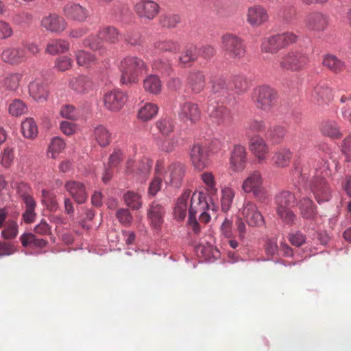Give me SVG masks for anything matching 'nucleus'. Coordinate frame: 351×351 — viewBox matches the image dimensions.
Here are the masks:
<instances>
[{
    "label": "nucleus",
    "instance_id": "nucleus-29",
    "mask_svg": "<svg viewBox=\"0 0 351 351\" xmlns=\"http://www.w3.org/2000/svg\"><path fill=\"white\" fill-rule=\"evenodd\" d=\"M191 192L185 191L178 197L174 208V217L178 221H182L186 215L187 210V204L190 199Z\"/></svg>",
    "mask_w": 351,
    "mask_h": 351
},
{
    "label": "nucleus",
    "instance_id": "nucleus-37",
    "mask_svg": "<svg viewBox=\"0 0 351 351\" xmlns=\"http://www.w3.org/2000/svg\"><path fill=\"white\" fill-rule=\"evenodd\" d=\"M30 96L37 102H43L47 100L48 92L46 88L37 82H32L29 85Z\"/></svg>",
    "mask_w": 351,
    "mask_h": 351
},
{
    "label": "nucleus",
    "instance_id": "nucleus-49",
    "mask_svg": "<svg viewBox=\"0 0 351 351\" xmlns=\"http://www.w3.org/2000/svg\"><path fill=\"white\" fill-rule=\"evenodd\" d=\"M244 128L247 134L261 133L265 130L266 124L263 120L251 119L246 122Z\"/></svg>",
    "mask_w": 351,
    "mask_h": 351
},
{
    "label": "nucleus",
    "instance_id": "nucleus-62",
    "mask_svg": "<svg viewBox=\"0 0 351 351\" xmlns=\"http://www.w3.org/2000/svg\"><path fill=\"white\" fill-rule=\"evenodd\" d=\"M60 115L62 118L70 120H77L79 117V114L76 108L70 104H65L61 107Z\"/></svg>",
    "mask_w": 351,
    "mask_h": 351
},
{
    "label": "nucleus",
    "instance_id": "nucleus-19",
    "mask_svg": "<svg viewBox=\"0 0 351 351\" xmlns=\"http://www.w3.org/2000/svg\"><path fill=\"white\" fill-rule=\"evenodd\" d=\"M64 187L77 204H82L86 202L88 193L84 184L77 181H68Z\"/></svg>",
    "mask_w": 351,
    "mask_h": 351
},
{
    "label": "nucleus",
    "instance_id": "nucleus-18",
    "mask_svg": "<svg viewBox=\"0 0 351 351\" xmlns=\"http://www.w3.org/2000/svg\"><path fill=\"white\" fill-rule=\"evenodd\" d=\"M190 157L193 167L199 171L208 165L207 153L199 143L193 145L191 148Z\"/></svg>",
    "mask_w": 351,
    "mask_h": 351
},
{
    "label": "nucleus",
    "instance_id": "nucleus-12",
    "mask_svg": "<svg viewBox=\"0 0 351 351\" xmlns=\"http://www.w3.org/2000/svg\"><path fill=\"white\" fill-rule=\"evenodd\" d=\"M186 171V165L179 161L172 162L166 171L165 181L175 187L182 185Z\"/></svg>",
    "mask_w": 351,
    "mask_h": 351
},
{
    "label": "nucleus",
    "instance_id": "nucleus-31",
    "mask_svg": "<svg viewBox=\"0 0 351 351\" xmlns=\"http://www.w3.org/2000/svg\"><path fill=\"white\" fill-rule=\"evenodd\" d=\"M69 85L76 93H84L90 88L92 82L88 77L82 75L71 78Z\"/></svg>",
    "mask_w": 351,
    "mask_h": 351
},
{
    "label": "nucleus",
    "instance_id": "nucleus-3",
    "mask_svg": "<svg viewBox=\"0 0 351 351\" xmlns=\"http://www.w3.org/2000/svg\"><path fill=\"white\" fill-rule=\"evenodd\" d=\"M298 36L291 32L273 35L264 38L261 49L264 53L275 54L280 49L297 42Z\"/></svg>",
    "mask_w": 351,
    "mask_h": 351
},
{
    "label": "nucleus",
    "instance_id": "nucleus-25",
    "mask_svg": "<svg viewBox=\"0 0 351 351\" xmlns=\"http://www.w3.org/2000/svg\"><path fill=\"white\" fill-rule=\"evenodd\" d=\"M267 19V13L261 6L256 5L248 9L247 21L252 26H259Z\"/></svg>",
    "mask_w": 351,
    "mask_h": 351
},
{
    "label": "nucleus",
    "instance_id": "nucleus-5",
    "mask_svg": "<svg viewBox=\"0 0 351 351\" xmlns=\"http://www.w3.org/2000/svg\"><path fill=\"white\" fill-rule=\"evenodd\" d=\"M252 99L257 109L269 112L274 106L276 92L269 86H258L253 90Z\"/></svg>",
    "mask_w": 351,
    "mask_h": 351
},
{
    "label": "nucleus",
    "instance_id": "nucleus-7",
    "mask_svg": "<svg viewBox=\"0 0 351 351\" xmlns=\"http://www.w3.org/2000/svg\"><path fill=\"white\" fill-rule=\"evenodd\" d=\"M242 189L245 193H252L257 198H265L263 178L258 170L250 171L242 184Z\"/></svg>",
    "mask_w": 351,
    "mask_h": 351
},
{
    "label": "nucleus",
    "instance_id": "nucleus-34",
    "mask_svg": "<svg viewBox=\"0 0 351 351\" xmlns=\"http://www.w3.org/2000/svg\"><path fill=\"white\" fill-rule=\"evenodd\" d=\"M300 214L304 219H313L317 215L316 207L309 197H304L299 202Z\"/></svg>",
    "mask_w": 351,
    "mask_h": 351
},
{
    "label": "nucleus",
    "instance_id": "nucleus-26",
    "mask_svg": "<svg viewBox=\"0 0 351 351\" xmlns=\"http://www.w3.org/2000/svg\"><path fill=\"white\" fill-rule=\"evenodd\" d=\"M312 97L319 105L327 104L332 98V89L326 83L319 82L315 86Z\"/></svg>",
    "mask_w": 351,
    "mask_h": 351
},
{
    "label": "nucleus",
    "instance_id": "nucleus-21",
    "mask_svg": "<svg viewBox=\"0 0 351 351\" xmlns=\"http://www.w3.org/2000/svg\"><path fill=\"white\" fill-rule=\"evenodd\" d=\"M178 116L182 119L195 123L201 118V111L197 104L192 102H185L180 106Z\"/></svg>",
    "mask_w": 351,
    "mask_h": 351
},
{
    "label": "nucleus",
    "instance_id": "nucleus-2",
    "mask_svg": "<svg viewBox=\"0 0 351 351\" xmlns=\"http://www.w3.org/2000/svg\"><path fill=\"white\" fill-rule=\"evenodd\" d=\"M310 62L307 53L299 50H289L281 54L278 64L285 71L300 72L304 70Z\"/></svg>",
    "mask_w": 351,
    "mask_h": 351
},
{
    "label": "nucleus",
    "instance_id": "nucleus-52",
    "mask_svg": "<svg viewBox=\"0 0 351 351\" xmlns=\"http://www.w3.org/2000/svg\"><path fill=\"white\" fill-rule=\"evenodd\" d=\"M77 63L80 66H88L95 62V56L90 52L84 50H78L75 52Z\"/></svg>",
    "mask_w": 351,
    "mask_h": 351
},
{
    "label": "nucleus",
    "instance_id": "nucleus-64",
    "mask_svg": "<svg viewBox=\"0 0 351 351\" xmlns=\"http://www.w3.org/2000/svg\"><path fill=\"white\" fill-rule=\"evenodd\" d=\"M116 216L119 222L127 227L130 226L133 219L130 211L127 208L119 209L116 213Z\"/></svg>",
    "mask_w": 351,
    "mask_h": 351
},
{
    "label": "nucleus",
    "instance_id": "nucleus-11",
    "mask_svg": "<svg viewBox=\"0 0 351 351\" xmlns=\"http://www.w3.org/2000/svg\"><path fill=\"white\" fill-rule=\"evenodd\" d=\"M246 148L241 144H235L230 152V167L234 172H241L247 164Z\"/></svg>",
    "mask_w": 351,
    "mask_h": 351
},
{
    "label": "nucleus",
    "instance_id": "nucleus-41",
    "mask_svg": "<svg viewBox=\"0 0 351 351\" xmlns=\"http://www.w3.org/2000/svg\"><path fill=\"white\" fill-rule=\"evenodd\" d=\"M229 88V83L227 84L225 78L223 77H217L213 81L212 91L214 94L228 97L231 95Z\"/></svg>",
    "mask_w": 351,
    "mask_h": 351
},
{
    "label": "nucleus",
    "instance_id": "nucleus-22",
    "mask_svg": "<svg viewBox=\"0 0 351 351\" xmlns=\"http://www.w3.org/2000/svg\"><path fill=\"white\" fill-rule=\"evenodd\" d=\"M41 25L47 30L52 32H62L66 25L65 20L55 14H50L41 21Z\"/></svg>",
    "mask_w": 351,
    "mask_h": 351
},
{
    "label": "nucleus",
    "instance_id": "nucleus-36",
    "mask_svg": "<svg viewBox=\"0 0 351 351\" xmlns=\"http://www.w3.org/2000/svg\"><path fill=\"white\" fill-rule=\"evenodd\" d=\"M230 93L231 95L235 93L238 95L244 93L248 87L247 82L243 75H234L229 82Z\"/></svg>",
    "mask_w": 351,
    "mask_h": 351
},
{
    "label": "nucleus",
    "instance_id": "nucleus-57",
    "mask_svg": "<svg viewBox=\"0 0 351 351\" xmlns=\"http://www.w3.org/2000/svg\"><path fill=\"white\" fill-rule=\"evenodd\" d=\"M65 146L66 144L62 138L58 136L53 138L49 145L51 158H56L57 155L65 148Z\"/></svg>",
    "mask_w": 351,
    "mask_h": 351
},
{
    "label": "nucleus",
    "instance_id": "nucleus-16",
    "mask_svg": "<svg viewBox=\"0 0 351 351\" xmlns=\"http://www.w3.org/2000/svg\"><path fill=\"white\" fill-rule=\"evenodd\" d=\"M134 10L140 18L152 20L159 12V5L152 0H142L135 5Z\"/></svg>",
    "mask_w": 351,
    "mask_h": 351
},
{
    "label": "nucleus",
    "instance_id": "nucleus-54",
    "mask_svg": "<svg viewBox=\"0 0 351 351\" xmlns=\"http://www.w3.org/2000/svg\"><path fill=\"white\" fill-rule=\"evenodd\" d=\"M201 178L206 185V189L210 195H214L217 192L215 177L211 172H205L201 175Z\"/></svg>",
    "mask_w": 351,
    "mask_h": 351
},
{
    "label": "nucleus",
    "instance_id": "nucleus-51",
    "mask_svg": "<svg viewBox=\"0 0 351 351\" xmlns=\"http://www.w3.org/2000/svg\"><path fill=\"white\" fill-rule=\"evenodd\" d=\"M180 21V16L175 14H162L159 19L160 25L168 29L175 28Z\"/></svg>",
    "mask_w": 351,
    "mask_h": 351
},
{
    "label": "nucleus",
    "instance_id": "nucleus-4",
    "mask_svg": "<svg viewBox=\"0 0 351 351\" xmlns=\"http://www.w3.org/2000/svg\"><path fill=\"white\" fill-rule=\"evenodd\" d=\"M221 48L226 56L234 60L242 59L246 53L243 39L232 33L221 36Z\"/></svg>",
    "mask_w": 351,
    "mask_h": 351
},
{
    "label": "nucleus",
    "instance_id": "nucleus-40",
    "mask_svg": "<svg viewBox=\"0 0 351 351\" xmlns=\"http://www.w3.org/2000/svg\"><path fill=\"white\" fill-rule=\"evenodd\" d=\"M152 165V162L149 158H142L136 163L134 176L141 180L145 179L150 172Z\"/></svg>",
    "mask_w": 351,
    "mask_h": 351
},
{
    "label": "nucleus",
    "instance_id": "nucleus-38",
    "mask_svg": "<svg viewBox=\"0 0 351 351\" xmlns=\"http://www.w3.org/2000/svg\"><path fill=\"white\" fill-rule=\"evenodd\" d=\"M110 133L106 126L98 125L93 130V137L101 147H106L110 143Z\"/></svg>",
    "mask_w": 351,
    "mask_h": 351
},
{
    "label": "nucleus",
    "instance_id": "nucleus-20",
    "mask_svg": "<svg viewBox=\"0 0 351 351\" xmlns=\"http://www.w3.org/2000/svg\"><path fill=\"white\" fill-rule=\"evenodd\" d=\"M165 212V207L158 202H154L149 205L147 217L154 228L159 229L160 228L164 221Z\"/></svg>",
    "mask_w": 351,
    "mask_h": 351
},
{
    "label": "nucleus",
    "instance_id": "nucleus-58",
    "mask_svg": "<svg viewBox=\"0 0 351 351\" xmlns=\"http://www.w3.org/2000/svg\"><path fill=\"white\" fill-rule=\"evenodd\" d=\"M276 213L282 222L287 225H293L296 219V215L290 209V208L276 209Z\"/></svg>",
    "mask_w": 351,
    "mask_h": 351
},
{
    "label": "nucleus",
    "instance_id": "nucleus-24",
    "mask_svg": "<svg viewBox=\"0 0 351 351\" xmlns=\"http://www.w3.org/2000/svg\"><path fill=\"white\" fill-rule=\"evenodd\" d=\"M186 83L193 93H199L206 85L205 76L200 71L190 72L186 78Z\"/></svg>",
    "mask_w": 351,
    "mask_h": 351
},
{
    "label": "nucleus",
    "instance_id": "nucleus-14",
    "mask_svg": "<svg viewBox=\"0 0 351 351\" xmlns=\"http://www.w3.org/2000/svg\"><path fill=\"white\" fill-rule=\"evenodd\" d=\"M241 214L250 226L261 227L265 224L263 216L253 202H245L243 204Z\"/></svg>",
    "mask_w": 351,
    "mask_h": 351
},
{
    "label": "nucleus",
    "instance_id": "nucleus-44",
    "mask_svg": "<svg viewBox=\"0 0 351 351\" xmlns=\"http://www.w3.org/2000/svg\"><path fill=\"white\" fill-rule=\"evenodd\" d=\"M69 49V43L65 40H53L48 43L45 51L51 55H56L58 53H64Z\"/></svg>",
    "mask_w": 351,
    "mask_h": 351
},
{
    "label": "nucleus",
    "instance_id": "nucleus-59",
    "mask_svg": "<svg viewBox=\"0 0 351 351\" xmlns=\"http://www.w3.org/2000/svg\"><path fill=\"white\" fill-rule=\"evenodd\" d=\"M27 110V106L20 99H14L8 107V112L12 116H21Z\"/></svg>",
    "mask_w": 351,
    "mask_h": 351
},
{
    "label": "nucleus",
    "instance_id": "nucleus-6",
    "mask_svg": "<svg viewBox=\"0 0 351 351\" xmlns=\"http://www.w3.org/2000/svg\"><path fill=\"white\" fill-rule=\"evenodd\" d=\"M329 23L330 16L319 11L306 13L303 19L306 29L314 34L324 32L328 29Z\"/></svg>",
    "mask_w": 351,
    "mask_h": 351
},
{
    "label": "nucleus",
    "instance_id": "nucleus-13",
    "mask_svg": "<svg viewBox=\"0 0 351 351\" xmlns=\"http://www.w3.org/2000/svg\"><path fill=\"white\" fill-rule=\"evenodd\" d=\"M249 149L258 163L265 162L269 152V145L260 135H256L249 139Z\"/></svg>",
    "mask_w": 351,
    "mask_h": 351
},
{
    "label": "nucleus",
    "instance_id": "nucleus-50",
    "mask_svg": "<svg viewBox=\"0 0 351 351\" xmlns=\"http://www.w3.org/2000/svg\"><path fill=\"white\" fill-rule=\"evenodd\" d=\"M199 56L197 48L194 45L186 47L179 58L180 63L184 64L195 61Z\"/></svg>",
    "mask_w": 351,
    "mask_h": 351
},
{
    "label": "nucleus",
    "instance_id": "nucleus-42",
    "mask_svg": "<svg viewBox=\"0 0 351 351\" xmlns=\"http://www.w3.org/2000/svg\"><path fill=\"white\" fill-rule=\"evenodd\" d=\"M158 112V107L153 103H145L138 110V117L147 121L153 119Z\"/></svg>",
    "mask_w": 351,
    "mask_h": 351
},
{
    "label": "nucleus",
    "instance_id": "nucleus-60",
    "mask_svg": "<svg viewBox=\"0 0 351 351\" xmlns=\"http://www.w3.org/2000/svg\"><path fill=\"white\" fill-rule=\"evenodd\" d=\"M18 224L14 221H9L4 230L1 232V237L5 239H12L18 234Z\"/></svg>",
    "mask_w": 351,
    "mask_h": 351
},
{
    "label": "nucleus",
    "instance_id": "nucleus-35",
    "mask_svg": "<svg viewBox=\"0 0 351 351\" xmlns=\"http://www.w3.org/2000/svg\"><path fill=\"white\" fill-rule=\"evenodd\" d=\"M320 131L323 135L330 138H339L342 136L338 123L334 120L323 121L320 125Z\"/></svg>",
    "mask_w": 351,
    "mask_h": 351
},
{
    "label": "nucleus",
    "instance_id": "nucleus-55",
    "mask_svg": "<svg viewBox=\"0 0 351 351\" xmlns=\"http://www.w3.org/2000/svg\"><path fill=\"white\" fill-rule=\"evenodd\" d=\"M221 193V209L226 212L230 209L232 205L234 197V192L231 188L225 187L222 189Z\"/></svg>",
    "mask_w": 351,
    "mask_h": 351
},
{
    "label": "nucleus",
    "instance_id": "nucleus-27",
    "mask_svg": "<svg viewBox=\"0 0 351 351\" xmlns=\"http://www.w3.org/2000/svg\"><path fill=\"white\" fill-rule=\"evenodd\" d=\"M20 241L23 247H29L36 249H43L45 247L48 243L47 240L40 238L32 232L23 234L20 237Z\"/></svg>",
    "mask_w": 351,
    "mask_h": 351
},
{
    "label": "nucleus",
    "instance_id": "nucleus-53",
    "mask_svg": "<svg viewBox=\"0 0 351 351\" xmlns=\"http://www.w3.org/2000/svg\"><path fill=\"white\" fill-rule=\"evenodd\" d=\"M104 40L99 36V32L97 35H90L83 40V45L86 47H89L93 51L101 50L103 48Z\"/></svg>",
    "mask_w": 351,
    "mask_h": 351
},
{
    "label": "nucleus",
    "instance_id": "nucleus-48",
    "mask_svg": "<svg viewBox=\"0 0 351 351\" xmlns=\"http://www.w3.org/2000/svg\"><path fill=\"white\" fill-rule=\"evenodd\" d=\"M123 199L125 204L133 210H138L142 207L141 197L138 193L128 191L123 195Z\"/></svg>",
    "mask_w": 351,
    "mask_h": 351
},
{
    "label": "nucleus",
    "instance_id": "nucleus-33",
    "mask_svg": "<svg viewBox=\"0 0 351 351\" xmlns=\"http://www.w3.org/2000/svg\"><path fill=\"white\" fill-rule=\"evenodd\" d=\"M153 46L155 49L160 52H168L171 53H176L180 51L181 49L180 43L178 40L172 39L156 41Z\"/></svg>",
    "mask_w": 351,
    "mask_h": 351
},
{
    "label": "nucleus",
    "instance_id": "nucleus-45",
    "mask_svg": "<svg viewBox=\"0 0 351 351\" xmlns=\"http://www.w3.org/2000/svg\"><path fill=\"white\" fill-rule=\"evenodd\" d=\"M99 36L104 41L115 44L120 40V34L117 29L112 26L105 27L99 30Z\"/></svg>",
    "mask_w": 351,
    "mask_h": 351
},
{
    "label": "nucleus",
    "instance_id": "nucleus-8",
    "mask_svg": "<svg viewBox=\"0 0 351 351\" xmlns=\"http://www.w3.org/2000/svg\"><path fill=\"white\" fill-rule=\"evenodd\" d=\"M207 113L212 121L217 125L229 124L233 119L229 109L213 99L209 100Z\"/></svg>",
    "mask_w": 351,
    "mask_h": 351
},
{
    "label": "nucleus",
    "instance_id": "nucleus-9",
    "mask_svg": "<svg viewBox=\"0 0 351 351\" xmlns=\"http://www.w3.org/2000/svg\"><path fill=\"white\" fill-rule=\"evenodd\" d=\"M189 208H193L195 217L199 214V219L201 222L207 223L210 220V204L203 193H193L191 197V204Z\"/></svg>",
    "mask_w": 351,
    "mask_h": 351
},
{
    "label": "nucleus",
    "instance_id": "nucleus-17",
    "mask_svg": "<svg viewBox=\"0 0 351 351\" xmlns=\"http://www.w3.org/2000/svg\"><path fill=\"white\" fill-rule=\"evenodd\" d=\"M63 12L68 19L79 22L85 21L89 16L86 8L73 2L66 3L63 8Z\"/></svg>",
    "mask_w": 351,
    "mask_h": 351
},
{
    "label": "nucleus",
    "instance_id": "nucleus-46",
    "mask_svg": "<svg viewBox=\"0 0 351 351\" xmlns=\"http://www.w3.org/2000/svg\"><path fill=\"white\" fill-rule=\"evenodd\" d=\"M156 127L162 135L167 136L173 132L174 122L169 117H161L156 122Z\"/></svg>",
    "mask_w": 351,
    "mask_h": 351
},
{
    "label": "nucleus",
    "instance_id": "nucleus-39",
    "mask_svg": "<svg viewBox=\"0 0 351 351\" xmlns=\"http://www.w3.org/2000/svg\"><path fill=\"white\" fill-rule=\"evenodd\" d=\"M276 209L290 208L295 202V195L289 191H282L275 198Z\"/></svg>",
    "mask_w": 351,
    "mask_h": 351
},
{
    "label": "nucleus",
    "instance_id": "nucleus-1",
    "mask_svg": "<svg viewBox=\"0 0 351 351\" xmlns=\"http://www.w3.org/2000/svg\"><path fill=\"white\" fill-rule=\"evenodd\" d=\"M121 73L120 82L123 84H135L139 76L147 71L145 62L136 56H127L123 58L119 64Z\"/></svg>",
    "mask_w": 351,
    "mask_h": 351
},
{
    "label": "nucleus",
    "instance_id": "nucleus-28",
    "mask_svg": "<svg viewBox=\"0 0 351 351\" xmlns=\"http://www.w3.org/2000/svg\"><path fill=\"white\" fill-rule=\"evenodd\" d=\"M292 158V152L287 147H282L274 154L271 160L276 167L285 168L289 165Z\"/></svg>",
    "mask_w": 351,
    "mask_h": 351
},
{
    "label": "nucleus",
    "instance_id": "nucleus-30",
    "mask_svg": "<svg viewBox=\"0 0 351 351\" xmlns=\"http://www.w3.org/2000/svg\"><path fill=\"white\" fill-rule=\"evenodd\" d=\"M322 64L335 73H339L346 69L345 62L332 54H326L323 58Z\"/></svg>",
    "mask_w": 351,
    "mask_h": 351
},
{
    "label": "nucleus",
    "instance_id": "nucleus-56",
    "mask_svg": "<svg viewBox=\"0 0 351 351\" xmlns=\"http://www.w3.org/2000/svg\"><path fill=\"white\" fill-rule=\"evenodd\" d=\"M21 75L19 73L8 74L3 80V86L9 90H16L21 80Z\"/></svg>",
    "mask_w": 351,
    "mask_h": 351
},
{
    "label": "nucleus",
    "instance_id": "nucleus-47",
    "mask_svg": "<svg viewBox=\"0 0 351 351\" xmlns=\"http://www.w3.org/2000/svg\"><path fill=\"white\" fill-rule=\"evenodd\" d=\"M286 134V130L282 126H274L267 132V138L273 143L278 144L282 142Z\"/></svg>",
    "mask_w": 351,
    "mask_h": 351
},
{
    "label": "nucleus",
    "instance_id": "nucleus-15",
    "mask_svg": "<svg viewBox=\"0 0 351 351\" xmlns=\"http://www.w3.org/2000/svg\"><path fill=\"white\" fill-rule=\"evenodd\" d=\"M310 188L318 204H320L330 200L331 190L325 179L315 178L311 183Z\"/></svg>",
    "mask_w": 351,
    "mask_h": 351
},
{
    "label": "nucleus",
    "instance_id": "nucleus-10",
    "mask_svg": "<svg viewBox=\"0 0 351 351\" xmlns=\"http://www.w3.org/2000/svg\"><path fill=\"white\" fill-rule=\"evenodd\" d=\"M128 100L127 94L119 89H114L106 93L103 97L104 108L110 112L120 111Z\"/></svg>",
    "mask_w": 351,
    "mask_h": 351
},
{
    "label": "nucleus",
    "instance_id": "nucleus-32",
    "mask_svg": "<svg viewBox=\"0 0 351 351\" xmlns=\"http://www.w3.org/2000/svg\"><path fill=\"white\" fill-rule=\"evenodd\" d=\"M143 88L145 92L158 95L162 90V82L158 75L151 74L143 80Z\"/></svg>",
    "mask_w": 351,
    "mask_h": 351
},
{
    "label": "nucleus",
    "instance_id": "nucleus-43",
    "mask_svg": "<svg viewBox=\"0 0 351 351\" xmlns=\"http://www.w3.org/2000/svg\"><path fill=\"white\" fill-rule=\"evenodd\" d=\"M21 132L24 137L34 138L38 135V127L32 118H26L21 123Z\"/></svg>",
    "mask_w": 351,
    "mask_h": 351
},
{
    "label": "nucleus",
    "instance_id": "nucleus-61",
    "mask_svg": "<svg viewBox=\"0 0 351 351\" xmlns=\"http://www.w3.org/2000/svg\"><path fill=\"white\" fill-rule=\"evenodd\" d=\"M288 239L293 245L300 247L306 243V236L300 230H295L289 233Z\"/></svg>",
    "mask_w": 351,
    "mask_h": 351
},
{
    "label": "nucleus",
    "instance_id": "nucleus-63",
    "mask_svg": "<svg viewBox=\"0 0 351 351\" xmlns=\"http://www.w3.org/2000/svg\"><path fill=\"white\" fill-rule=\"evenodd\" d=\"M157 147L162 152L169 153L174 149V140L171 138H156L154 140Z\"/></svg>",
    "mask_w": 351,
    "mask_h": 351
},
{
    "label": "nucleus",
    "instance_id": "nucleus-23",
    "mask_svg": "<svg viewBox=\"0 0 351 351\" xmlns=\"http://www.w3.org/2000/svg\"><path fill=\"white\" fill-rule=\"evenodd\" d=\"M3 62L10 64H19L25 60V49L8 47L1 53Z\"/></svg>",
    "mask_w": 351,
    "mask_h": 351
}]
</instances>
